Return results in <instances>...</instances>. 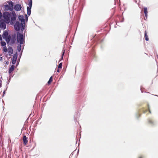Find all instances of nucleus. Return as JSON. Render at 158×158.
Instances as JSON below:
<instances>
[{"instance_id":"obj_28","label":"nucleus","mask_w":158,"mask_h":158,"mask_svg":"<svg viewBox=\"0 0 158 158\" xmlns=\"http://www.w3.org/2000/svg\"><path fill=\"white\" fill-rule=\"evenodd\" d=\"M2 60V57H0V60Z\"/></svg>"},{"instance_id":"obj_31","label":"nucleus","mask_w":158,"mask_h":158,"mask_svg":"<svg viewBox=\"0 0 158 158\" xmlns=\"http://www.w3.org/2000/svg\"><path fill=\"white\" fill-rule=\"evenodd\" d=\"M147 110H146L145 111H144V112H144V113H145L146 112H147Z\"/></svg>"},{"instance_id":"obj_4","label":"nucleus","mask_w":158,"mask_h":158,"mask_svg":"<svg viewBox=\"0 0 158 158\" xmlns=\"http://www.w3.org/2000/svg\"><path fill=\"white\" fill-rule=\"evenodd\" d=\"M17 37L18 42H19L20 44H23L24 41L23 35L19 33L18 34H17Z\"/></svg>"},{"instance_id":"obj_11","label":"nucleus","mask_w":158,"mask_h":158,"mask_svg":"<svg viewBox=\"0 0 158 158\" xmlns=\"http://www.w3.org/2000/svg\"><path fill=\"white\" fill-rule=\"evenodd\" d=\"M15 68V66L14 65H12L9 68V73H12V72L14 70Z\"/></svg>"},{"instance_id":"obj_29","label":"nucleus","mask_w":158,"mask_h":158,"mask_svg":"<svg viewBox=\"0 0 158 158\" xmlns=\"http://www.w3.org/2000/svg\"><path fill=\"white\" fill-rule=\"evenodd\" d=\"M57 72H59V71H60L59 69H57Z\"/></svg>"},{"instance_id":"obj_12","label":"nucleus","mask_w":158,"mask_h":158,"mask_svg":"<svg viewBox=\"0 0 158 158\" xmlns=\"http://www.w3.org/2000/svg\"><path fill=\"white\" fill-rule=\"evenodd\" d=\"M144 9V13L145 15L146 18H147L148 16V9L146 7H145L143 8Z\"/></svg>"},{"instance_id":"obj_24","label":"nucleus","mask_w":158,"mask_h":158,"mask_svg":"<svg viewBox=\"0 0 158 158\" xmlns=\"http://www.w3.org/2000/svg\"><path fill=\"white\" fill-rule=\"evenodd\" d=\"M62 63H60V64L58 65V68L61 69L62 68Z\"/></svg>"},{"instance_id":"obj_23","label":"nucleus","mask_w":158,"mask_h":158,"mask_svg":"<svg viewBox=\"0 0 158 158\" xmlns=\"http://www.w3.org/2000/svg\"><path fill=\"white\" fill-rule=\"evenodd\" d=\"M3 51L5 52H7V48H6V46H5L3 47Z\"/></svg>"},{"instance_id":"obj_27","label":"nucleus","mask_w":158,"mask_h":158,"mask_svg":"<svg viewBox=\"0 0 158 158\" xmlns=\"http://www.w3.org/2000/svg\"><path fill=\"white\" fill-rule=\"evenodd\" d=\"M0 40H1V41L2 40V37L1 35H0Z\"/></svg>"},{"instance_id":"obj_18","label":"nucleus","mask_w":158,"mask_h":158,"mask_svg":"<svg viewBox=\"0 0 158 158\" xmlns=\"http://www.w3.org/2000/svg\"><path fill=\"white\" fill-rule=\"evenodd\" d=\"M19 20L21 21L22 22H23L24 21V19L23 18V16H19Z\"/></svg>"},{"instance_id":"obj_25","label":"nucleus","mask_w":158,"mask_h":158,"mask_svg":"<svg viewBox=\"0 0 158 158\" xmlns=\"http://www.w3.org/2000/svg\"><path fill=\"white\" fill-rule=\"evenodd\" d=\"M64 53V52H63L62 53V55L61 58V60H62Z\"/></svg>"},{"instance_id":"obj_21","label":"nucleus","mask_w":158,"mask_h":158,"mask_svg":"<svg viewBox=\"0 0 158 158\" xmlns=\"http://www.w3.org/2000/svg\"><path fill=\"white\" fill-rule=\"evenodd\" d=\"M21 44H20L18 45L17 46V49L19 52H20L21 50Z\"/></svg>"},{"instance_id":"obj_34","label":"nucleus","mask_w":158,"mask_h":158,"mask_svg":"<svg viewBox=\"0 0 158 158\" xmlns=\"http://www.w3.org/2000/svg\"><path fill=\"white\" fill-rule=\"evenodd\" d=\"M71 155H72V154H71L70 155L69 157H70L71 156Z\"/></svg>"},{"instance_id":"obj_13","label":"nucleus","mask_w":158,"mask_h":158,"mask_svg":"<svg viewBox=\"0 0 158 158\" xmlns=\"http://www.w3.org/2000/svg\"><path fill=\"white\" fill-rule=\"evenodd\" d=\"M4 39H5L7 43H8L10 40L11 36L10 35H9L7 37L5 38Z\"/></svg>"},{"instance_id":"obj_14","label":"nucleus","mask_w":158,"mask_h":158,"mask_svg":"<svg viewBox=\"0 0 158 158\" xmlns=\"http://www.w3.org/2000/svg\"><path fill=\"white\" fill-rule=\"evenodd\" d=\"M8 32L7 31H5L4 32L3 34H2V36L3 38L4 39L5 38H6V37H7L8 36Z\"/></svg>"},{"instance_id":"obj_33","label":"nucleus","mask_w":158,"mask_h":158,"mask_svg":"<svg viewBox=\"0 0 158 158\" xmlns=\"http://www.w3.org/2000/svg\"><path fill=\"white\" fill-rule=\"evenodd\" d=\"M6 64H8V62H6Z\"/></svg>"},{"instance_id":"obj_3","label":"nucleus","mask_w":158,"mask_h":158,"mask_svg":"<svg viewBox=\"0 0 158 158\" xmlns=\"http://www.w3.org/2000/svg\"><path fill=\"white\" fill-rule=\"evenodd\" d=\"M7 3L8 4H6L4 6L5 10H10V11H12L13 9V4L12 2H8Z\"/></svg>"},{"instance_id":"obj_19","label":"nucleus","mask_w":158,"mask_h":158,"mask_svg":"<svg viewBox=\"0 0 158 158\" xmlns=\"http://www.w3.org/2000/svg\"><path fill=\"white\" fill-rule=\"evenodd\" d=\"M52 77L51 76L50 77L49 81H48V85H50L51 83L52 82Z\"/></svg>"},{"instance_id":"obj_26","label":"nucleus","mask_w":158,"mask_h":158,"mask_svg":"<svg viewBox=\"0 0 158 158\" xmlns=\"http://www.w3.org/2000/svg\"><path fill=\"white\" fill-rule=\"evenodd\" d=\"M148 111L150 113H151V112L150 110V107H149V105L148 104Z\"/></svg>"},{"instance_id":"obj_17","label":"nucleus","mask_w":158,"mask_h":158,"mask_svg":"<svg viewBox=\"0 0 158 158\" xmlns=\"http://www.w3.org/2000/svg\"><path fill=\"white\" fill-rule=\"evenodd\" d=\"M10 40L12 44H14L15 43L16 40L15 37H12Z\"/></svg>"},{"instance_id":"obj_9","label":"nucleus","mask_w":158,"mask_h":158,"mask_svg":"<svg viewBox=\"0 0 158 158\" xmlns=\"http://www.w3.org/2000/svg\"><path fill=\"white\" fill-rule=\"evenodd\" d=\"M0 27L4 30L6 28V23L4 22H2L0 24Z\"/></svg>"},{"instance_id":"obj_7","label":"nucleus","mask_w":158,"mask_h":158,"mask_svg":"<svg viewBox=\"0 0 158 158\" xmlns=\"http://www.w3.org/2000/svg\"><path fill=\"white\" fill-rule=\"evenodd\" d=\"M23 144H24V145H27V144L28 140V138L25 135L23 136Z\"/></svg>"},{"instance_id":"obj_6","label":"nucleus","mask_w":158,"mask_h":158,"mask_svg":"<svg viewBox=\"0 0 158 158\" xmlns=\"http://www.w3.org/2000/svg\"><path fill=\"white\" fill-rule=\"evenodd\" d=\"M17 58V53H15L13 57L12 60V64H15Z\"/></svg>"},{"instance_id":"obj_5","label":"nucleus","mask_w":158,"mask_h":158,"mask_svg":"<svg viewBox=\"0 0 158 158\" xmlns=\"http://www.w3.org/2000/svg\"><path fill=\"white\" fill-rule=\"evenodd\" d=\"M11 23L14 24L16 19V15L15 12H12L10 15Z\"/></svg>"},{"instance_id":"obj_1","label":"nucleus","mask_w":158,"mask_h":158,"mask_svg":"<svg viewBox=\"0 0 158 158\" xmlns=\"http://www.w3.org/2000/svg\"><path fill=\"white\" fill-rule=\"evenodd\" d=\"M14 28L17 31H19L20 29L23 31L24 29L23 24L22 23H20L18 21L16 22L15 24Z\"/></svg>"},{"instance_id":"obj_22","label":"nucleus","mask_w":158,"mask_h":158,"mask_svg":"<svg viewBox=\"0 0 158 158\" xmlns=\"http://www.w3.org/2000/svg\"><path fill=\"white\" fill-rule=\"evenodd\" d=\"M32 5V0H31L29 1V3L28 4L29 7H31Z\"/></svg>"},{"instance_id":"obj_15","label":"nucleus","mask_w":158,"mask_h":158,"mask_svg":"<svg viewBox=\"0 0 158 158\" xmlns=\"http://www.w3.org/2000/svg\"><path fill=\"white\" fill-rule=\"evenodd\" d=\"M31 7H27V13L28 15H30L31 14Z\"/></svg>"},{"instance_id":"obj_10","label":"nucleus","mask_w":158,"mask_h":158,"mask_svg":"<svg viewBox=\"0 0 158 158\" xmlns=\"http://www.w3.org/2000/svg\"><path fill=\"white\" fill-rule=\"evenodd\" d=\"M13 49L9 47L8 48V53L9 54V55L10 56H11L13 53Z\"/></svg>"},{"instance_id":"obj_20","label":"nucleus","mask_w":158,"mask_h":158,"mask_svg":"<svg viewBox=\"0 0 158 158\" xmlns=\"http://www.w3.org/2000/svg\"><path fill=\"white\" fill-rule=\"evenodd\" d=\"M1 44L2 46H6V43L4 41H1Z\"/></svg>"},{"instance_id":"obj_16","label":"nucleus","mask_w":158,"mask_h":158,"mask_svg":"<svg viewBox=\"0 0 158 158\" xmlns=\"http://www.w3.org/2000/svg\"><path fill=\"white\" fill-rule=\"evenodd\" d=\"M144 38H145V40L146 41H148L149 40V39L148 37V35H147V32L146 31H145L144 32Z\"/></svg>"},{"instance_id":"obj_32","label":"nucleus","mask_w":158,"mask_h":158,"mask_svg":"<svg viewBox=\"0 0 158 158\" xmlns=\"http://www.w3.org/2000/svg\"><path fill=\"white\" fill-rule=\"evenodd\" d=\"M5 91H4L3 92V93L4 94H5Z\"/></svg>"},{"instance_id":"obj_2","label":"nucleus","mask_w":158,"mask_h":158,"mask_svg":"<svg viewBox=\"0 0 158 158\" xmlns=\"http://www.w3.org/2000/svg\"><path fill=\"white\" fill-rule=\"evenodd\" d=\"M11 14L7 12H5L3 13V17L5 22L7 23H9L10 22V17Z\"/></svg>"},{"instance_id":"obj_8","label":"nucleus","mask_w":158,"mask_h":158,"mask_svg":"<svg viewBox=\"0 0 158 158\" xmlns=\"http://www.w3.org/2000/svg\"><path fill=\"white\" fill-rule=\"evenodd\" d=\"M22 8L21 5L19 4L15 5L14 6V9L16 11H20Z\"/></svg>"},{"instance_id":"obj_30","label":"nucleus","mask_w":158,"mask_h":158,"mask_svg":"<svg viewBox=\"0 0 158 158\" xmlns=\"http://www.w3.org/2000/svg\"><path fill=\"white\" fill-rule=\"evenodd\" d=\"M139 158H143V157L142 156H140L139 157Z\"/></svg>"}]
</instances>
